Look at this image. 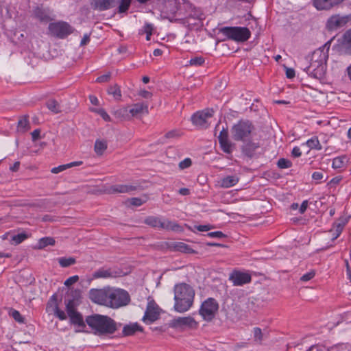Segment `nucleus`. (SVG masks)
<instances>
[{"label": "nucleus", "instance_id": "69168bd1", "mask_svg": "<svg viewBox=\"0 0 351 351\" xmlns=\"http://www.w3.org/2000/svg\"><path fill=\"white\" fill-rule=\"evenodd\" d=\"M179 193L182 195H188L190 193V191L187 188H182L179 190Z\"/></svg>", "mask_w": 351, "mask_h": 351}, {"label": "nucleus", "instance_id": "3c124183", "mask_svg": "<svg viewBox=\"0 0 351 351\" xmlns=\"http://www.w3.org/2000/svg\"><path fill=\"white\" fill-rule=\"evenodd\" d=\"M191 165V160L190 158H185L179 163V167L182 169L188 168Z\"/></svg>", "mask_w": 351, "mask_h": 351}, {"label": "nucleus", "instance_id": "09e8293b", "mask_svg": "<svg viewBox=\"0 0 351 351\" xmlns=\"http://www.w3.org/2000/svg\"><path fill=\"white\" fill-rule=\"evenodd\" d=\"M78 280H79L78 276H73L71 277H69V278H67L65 280L64 285L66 287H69V286L75 284V282H77Z\"/></svg>", "mask_w": 351, "mask_h": 351}, {"label": "nucleus", "instance_id": "a878e982", "mask_svg": "<svg viewBox=\"0 0 351 351\" xmlns=\"http://www.w3.org/2000/svg\"><path fill=\"white\" fill-rule=\"evenodd\" d=\"M239 176L237 174L225 176L220 180L219 186L222 188L234 186L239 182Z\"/></svg>", "mask_w": 351, "mask_h": 351}, {"label": "nucleus", "instance_id": "0e129e2a", "mask_svg": "<svg viewBox=\"0 0 351 351\" xmlns=\"http://www.w3.org/2000/svg\"><path fill=\"white\" fill-rule=\"evenodd\" d=\"M196 228L200 232H205L209 230L210 227L208 225H200L197 226Z\"/></svg>", "mask_w": 351, "mask_h": 351}, {"label": "nucleus", "instance_id": "4be33fe9", "mask_svg": "<svg viewBox=\"0 0 351 351\" xmlns=\"http://www.w3.org/2000/svg\"><path fill=\"white\" fill-rule=\"evenodd\" d=\"M344 0H313V5L317 10H328Z\"/></svg>", "mask_w": 351, "mask_h": 351}, {"label": "nucleus", "instance_id": "c85d7f7f", "mask_svg": "<svg viewBox=\"0 0 351 351\" xmlns=\"http://www.w3.org/2000/svg\"><path fill=\"white\" fill-rule=\"evenodd\" d=\"M82 164V161H76V162H72L68 164L62 165L58 167H56L51 169V172L52 173H58L60 172H62L69 168L75 167V166H80Z\"/></svg>", "mask_w": 351, "mask_h": 351}, {"label": "nucleus", "instance_id": "5701e85b", "mask_svg": "<svg viewBox=\"0 0 351 351\" xmlns=\"http://www.w3.org/2000/svg\"><path fill=\"white\" fill-rule=\"evenodd\" d=\"M119 0H94L93 6L95 9L103 11L114 7Z\"/></svg>", "mask_w": 351, "mask_h": 351}, {"label": "nucleus", "instance_id": "423d86ee", "mask_svg": "<svg viewBox=\"0 0 351 351\" xmlns=\"http://www.w3.org/2000/svg\"><path fill=\"white\" fill-rule=\"evenodd\" d=\"M221 32L228 38L237 42H245L251 36L249 29L244 27H225L221 29Z\"/></svg>", "mask_w": 351, "mask_h": 351}, {"label": "nucleus", "instance_id": "a18cd8bd", "mask_svg": "<svg viewBox=\"0 0 351 351\" xmlns=\"http://www.w3.org/2000/svg\"><path fill=\"white\" fill-rule=\"evenodd\" d=\"M95 112L100 115L102 119L106 121H110L111 119L108 114L102 108H99L95 110Z\"/></svg>", "mask_w": 351, "mask_h": 351}, {"label": "nucleus", "instance_id": "4468645a", "mask_svg": "<svg viewBox=\"0 0 351 351\" xmlns=\"http://www.w3.org/2000/svg\"><path fill=\"white\" fill-rule=\"evenodd\" d=\"M49 29L51 34L59 38H64L72 32L70 25L65 22L50 23Z\"/></svg>", "mask_w": 351, "mask_h": 351}, {"label": "nucleus", "instance_id": "603ef678", "mask_svg": "<svg viewBox=\"0 0 351 351\" xmlns=\"http://www.w3.org/2000/svg\"><path fill=\"white\" fill-rule=\"evenodd\" d=\"M138 94L139 96L145 99H149L152 97V93L145 90H140Z\"/></svg>", "mask_w": 351, "mask_h": 351}, {"label": "nucleus", "instance_id": "49530a36", "mask_svg": "<svg viewBox=\"0 0 351 351\" xmlns=\"http://www.w3.org/2000/svg\"><path fill=\"white\" fill-rule=\"evenodd\" d=\"M204 62V60L202 57H195L191 58L189 61L190 65L199 66L202 65Z\"/></svg>", "mask_w": 351, "mask_h": 351}, {"label": "nucleus", "instance_id": "6e6d98bb", "mask_svg": "<svg viewBox=\"0 0 351 351\" xmlns=\"http://www.w3.org/2000/svg\"><path fill=\"white\" fill-rule=\"evenodd\" d=\"M341 180L342 178L341 176H336L330 181L329 184L330 186H335L337 185L341 182Z\"/></svg>", "mask_w": 351, "mask_h": 351}, {"label": "nucleus", "instance_id": "f704fd0d", "mask_svg": "<svg viewBox=\"0 0 351 351\" xmlns=\"http://www.w3.org/2000/svg\"><path fill=\"white\" fill-rule=\"evenodd\" d=\"M47 107L49 110L54 113H58L60 112V106L58 101L53 99L49 100L47 102Z\"/></svg>", "mask_w": 351, "mask_h": 351}, {"label": "nucleus", "instance_id": "de8ad7c7", "mask_svg": "<svg viewBox=\"0 0 351 351\" xmlns=\"http://www.w3.org/2000/svg\"><path fill=\"white\" fill-rule=\"evenodd\" d=\"M143 28H144V32L147 34L146 39H147V40H149L150 36L152 34L153 26L152 24H146V25H145Z\"/></svg>", "mask_w": 351, "mask_h": 351}, {"label": "nucleus", "instance_id": "ddd939ff", "mask_svg": "<svg viewBox=\"0 0 351 351\" xmlns=\"http://www.w3.org/2000/svg\"><path fill=\"white\" fill-rule=\"evenodd\" d=\"M213 109H205L202 111L197 112L192 116V122L196 126L206 128L208 125L209 119L213 115Z\"/></svg>", "mask_w": 351, "mask_h": 351}, {"label": "nucleus", "instance_id": "864d4df0", "mask_svg": "<svg viewBox=\"0 0 351 351\" xmlns=\"http://www.w3.org/2000/svg\"><path fill=\"white\" fill-rule=\"evenodd\" d=\"M324 178V174L321 171H315L312 175V178L315 181H319Z\"/></svg>", "mask_w": 351, "mask_h": 351}, {"label": "nucleus", "instance_id": "4c0bfd02", "mask_svg": "<svg viewBox=\"0 0 351 351\" xmlns=\"http://www.w3.org/2000/svg\"><path fill=\"white\" fill-rule=\"evenodd\" d=\"M58 263L62 267H66L75 263V259L72 257L69 258H60L58 260Z\"/></svg>", "mask_w": 351, "mask_h": 351}, {"label": "nucleus", "instance_id": "c03bdc74", "mask_svg": "<svg viewBox=\"0 0 351 351\" xmlns=\"http://www.w3.org/2000/svg\"><path fill=\"white\" fill-rule=\"evenodd\" d=\"M182 135V132L178 130H173L168 132L165 134V137L167 138H176Z\"/></svg>", "mask_w": 351, "mask_h": 351}, {"label": "nucleus", "instance_id": "ea45409f", "mask_svg": "<svg viewBox=\"0 0 351 351\" xmlns=\"http://www.w3.org/2000/svg\"><path fill=\"white\" fill-rule=\"evenodd\" d=\"M277 165L280 169H287L292 166V162L288 159L282 158L278 160Z\"/></svg>", "mask_w": 351, "mask_h": 351}, {"label": "nucleus", "instance_id": "0eeeda50", "mask_svg": "<svg viewBox=\"0 0 351 351\" xmlns=\"http://www.w3.org/2000/svg\"><path fill=\"white\" fill-rule=\"evenodd\" d=\"M128 293L121 289H111L108 307L117 308L127 305L130 302Z\"/></svg>", "mask_w": 351, "mask_h": 351}, {"label": "nucleus", "instance_id": "72a5a7b5", "mask_svg": "<svg viewBox=\"0 0 351 351\" xmlns=\"http://www.w3.org/2000/svg\"><path fill=\"white\" fill-rule=\"evenodd\" d=\"M94 278H109V277H114L112 272L110 269H99L95 271L93 274Z\"/></svg>", "mask_w": 351, "mask_h": 351}, {"label": "nucleus", "instance_id": "13d9d810", "mask_svg": "<svg viewBox=\"0 0 351 351\" xmlns=\"http://www.w3.org/2000/svg\"><path fill=\"white\" fill-rule=\"evenodd\" d=\"M130 202L132 205L136 206H141L143 204V201L141 200V199L137 198V197L132 198L130 200Z\"/></svg>", "mask_w": 351, "mask_h": 351}, {"label": "nucleus", "instance_id": "e433bc0d", "mask_svg": "<svg viewBox=\"0 0 351 351\" xmlns=\"http://www.w3.org/2000/svg\"><path fill=\"white\" fill-rule=\"evenodd\" d=\"M9 315L18 323L23 324L25 322V318L19 313V311L15 309H11L9 312Z\"/></svg>", "mask_w": 351, "mask_h": 351}, {"label": "nucleus", "instance_id": "cd10ccee", "mask_svg": "<svg viewBox=\"0 0 351 351\" xmlns=\"http://www.w3.org/2000/svg\"><path fill=\"white\" fill-rule=\"evenodd\" d=\"M142 328L137 323L130 324L123 327V332L126 336L134 335L137 331H141Z\"/></svg>", "mask_w": 351, "mask_h": 351}, {"label": "nucleus", "instance_id": "79ce46f5", "mask_svg": "<svg viewBox=\"0 0 351 351\" xmlns=\"http://www.w3.org/2000/svg\"><path fill=\"white\" fill-rule=\"evenodd\" d=\"M29 121L26 117L21 118L18 122V128L19 130L25 131L28 129Z\"/></svg>", "mask_w": 351, "mask_h": 351}, {"label": "nucleus", "instance_id": "c9c22d12", "mask_svg": "<svg viewBox=\"0 0 351 351\" xmlns=\"http://www.w3.org/2000/svg\"><path fill=\"white\" fill-rule=\"evenodd\" d=\"M306 145L310 149H322V146L317 137H313L306 141Z\"/></svg>", "mask_w": 351, "mask_h": 351}, {"label": "nucleus", "instance_id": "39448f33", "mask_svg": "<svg viewBox=\"0 0 351 351\" xmlns=\"http://www.w3.org/2000/svg\"><path fill=\"white\" fill-rule=\"evenodd\" d=\"M145 223L153 228L181 232L182 228L176 221L156 216H149L145 219Z\"/></svg>", "mask_w": 351, "mask_h": 351}, {"label": "nucleus", "instance_id": "58836bf2", "mask_svg": "<svg viewBox=\"0 0 351 351\" xmlns=\"http://www.w3.org/2000/svg\"><path fill=\"white\" fill-rule=\"evenodd\" d=\"M254 339L256 342L261 343L263 340V334L260 328L256 327L253 330Z\"/></svg>", "mask_w": 351, "mask_h": 351}, {"label": "nucleus", "instance_id": "680f3d73", "mask_svg": "<svg viewBox=\"0 0 351 351\" xmlns=\"http://www.w3.org/2000/svg\"><path fill=\"white\" fill-rule=\"evenodd\" d=\"M40 130L38 129L34 130L32 132V137L33 141H36L40 138Z\"/></svg>", "mask_w": 351, "mask_h": 351}, {"label": "nucleus", "instance_id": "aec40b11", "mask_svg": "<svg viewBox=\"0 0 351 351\" xmlns=\"http://www.w3.org/2000/svg\"><path fill=\"white\" fill-rule=\"evenodd\" d=\"M348 218L341 217L334 224L333 227L330 230V233L331 234V240H335L339 237L344 226L348 223Z\"/></svg>", "mask_w": 351, "mask_h": 351}, {"label": "nucleus", "instance_id": "37998d69", "mask_svg": "<svg viewBox=\"0 0 351 351\" xmlns=\"http://www.w3.org/2000/svg\"><path fill=\"white\" fill-rule=\"evenodd\" d=\"M207 236L211 239H223L226 238V235L221 231L211 232L207 234Z\"/></svg>", "mask_w": 351, "mask_h": 351}, {"label": "nucleus", "instance_id": "1a4fd4ad", "mask_svg": "<svg viewBox=\"0 0 351 351\" xmlns=\"http://www.w3.org/2000/svg\"><path fill=\"white\" fill-rule=\"evenodd\" d=\"M199 324L191 316L178 317L169 322V327L176 330H184L186 329H196Z\"/></svg>", "mask_w": 351, "mask_h": 351}, {"label": "nucleus", "instance_id": "393cba45", "mask_svg": "<svg viewBox=\"0 0 351 351\" xmlns=\"http://www.w3.org/2000/svg\"><path fill=\"white\" fill-rule=\"evenodd\" d=\"M129 112L131 117H135L141 114H148V104L145 102L136 103L129 109Z\"/></svg>", "mask_w": 351, "mask_h": 351}, {"label": "nucleus", "instance_id": "6e6552de", "mask_svg": "<svg viewBox=\"0 0 351 351\" xmlns=\"http://www.w3.org/2000/svg\"><path fill=\"white\" fill-rule=\"evenodd\" d=\"M219 309V304L213 298H209L204 301L199 308V315L207 321H211L216 315Z\"/></svg>", "mask_w": 351, "mask_h": 351}, {"label": "nucleus", "instance_id": "20e7f679", "mask_svg": "<svg viewBox=\"0 0 351 351\" xmlns=\"http://www.w3.org/2000/svg\"><path fill=\"white\" fill-rule=\"evenodd\" d=\"M253 130L254 126L251 122L240 121L232 128V137L234 141H246L250 138Z\"/></svg>", "mask_w": 351, "mask_h": 351}, {"label": "nucleus", "instance_id": "412c9836", "mask_svg": "<svg viewBox=\"0 0 351 351\" xmlns=\"http://www.w3.org/2000/svg\"><path fill=\"white\" fill-rule=\"evenodd\" d=\"M348 19L346 16H332L327 21V27L330 29H336L345 25Z\"/></svg>", "mask_w": 351, "mask_h": 351}, {"label": "nucleus", "instance_id": "2eb2a0df", "mask_svg": "<svg viewBox=\"0 0 351 351\" xmlns=\"http://www.w3.org/2000/svg\"><path fill=\"white\" fill-rule=\"evenodd\" d=\"M335 48L341 55H351V28L344 33Z\"/></svg>", "mask_w": 351, "mask_h": 351}, {"label": "nucleus", "instance_id": "e2e57ef3", "mask_svg": "<svg viewBox=\"0 0 351 351\" xmlns=\"http://www.w3.org/2000/svg\"><path fill=\"white\" fill-rule=\"evenodd\" d=\"M307 207H308V201L305 200L302 203V204L300 207V209H299L300 213L301 214L304 213L306 211Z\"/></svg>", "mask_w": 351, "mask_h": 351}, {"label": "nucleus", "instance_id": "6ab92c4d", "mask_svg": "<svg viewBox=\"0 0 351 351\" xmlns=\"http://www.w3.org/2000/svg\"><path fill=\"white\" fill-rule=\"evenodd\" d=\"M3 240L12 241H23L30 238L29 234L25 232H8L2 236Z\"/></svg>", "mask_w": 351, "mask_h": 351}, {"label": "nucleus", "instance_id": "7c9ffc66", "mask_svg": "<svg viewBox=\"0 0 351 351\" xmlns=\"http://www.w3.org/2000/svg\"><path fill=\"white\" fill-rule=\"evenodd\" d=\"M113 114L117 118L128 119L130 114L129 112V109L128 107H122L117 110H114Z\"/></svg>", "mask_w": 351, "mask_h": 351}, {"label": "nucleus", "instance_id": "338daca9", "mask_svg": "<svg viewBox=\"0 0 351 351\" xmlns=\"http://www.w3.org/2000/svg\"><path fill=\"white\" fill-rule=\"evenodd\" d=\"M89 99H90V101L91 102V104H93L94 105H97L99 104V100L95 96L90 95L89 97Z\"/></svg>", "mask_w": 351, "mask_h": 351}, {"label": "nucleus", "instance_id": "a211bd4d", "mask_svg": "<svg viewBox=\"0 0 351 351\" xmlns=\"http://www.w3.org/2000/svg\"><path fill=\"white\" fill-rule=\"evenodd\" d=\"M218 139L222 150L227 154L231 153L233 144L228 139V133L226 130L223 129L220 132Z\"/></svg>", "mask_w": 351, "mask_h": 351}, {"label": "nucleus", "instance_id": "5fc2aeb1", "mask_svg": "<svg viewBox=\"0 0 351 351\" xmlns=\"http://www.w3.org/2000/svg\"><path fill=\"white\" fill-rule=\"evenodd\" d=\"M110 73H107V74H105V75H103L101 76H99L97 78V82H106L107 81H108V80L110 79Z\"/></svg>", "mask_w": 351, "mask_h": 351}, {"label": "nucleus", "instance_id": "bf43d9fd", "mask_svg": "<svg viewBox=\"0 0 351 351\" xmlns=\"http://www.w3.org/2000/svg\"><path fill=\"white\" fill-rule=\"evenodd\" d=\"M291 154L294 157H300L302 154V152L298 147H295L292 149Z\"/></svg>", "mask_w": 351, "mask_h": 351}, {"label": "nucleus", "instance_id": "774afa93", "mask_svg": "<svg viewBox=\"0 0 351 351\" xmlns=\"http://www.w3.org/2000/svg\"><path fill=\"white\" fill-rule=\"evenodd\" d=\"M19 166H20V162H16L12 167H10V169L12 171H18Z\"/></svg>", "mask_w": 351, "mask_h": 351}, {"label": "nucleus", "instance_id": "bb28decb", "mask_svg": "<svg viewBox=\"0 0 351 351\" xmlns=\"http://www.w3.org/2000/svg\"><path fill=\"white\" fill-rule=\"evenodd\" d=\"M136 187L132 185L128 184H117L112 186L109 189V193H129L130 191H134Z\"/></svg>", "mask_w": 351, "mask_h": 351}, {"label": "nucleus", "instance_id": "b1692460", "mask_svg": "<svg viewBox=\"0 0 351 351\" xmlns=\"http://www.w3.org/2000/svg\"><path fill=\"white\" fill-rule=\"evenodd\" d=\"M167 247L173 251H178L184 253H194L195 250L186 243H166Z\"/></svg>", "mask_w": 351, "mask_h": 351}, {"label": "nucleus", "instance_id": "7ed1b4c3", "mask_svg": "<svg viewBox=\"0 0 351 351\" xmlns=\"http://www.w3.org/2000/svg\"><path fill=\"white\" fill-rule=\"evenodd\" d=\"M86 322L97 335L112 334L117 329L115 322L105 315L95 314L88 316Z\"/></svg>", "mask_w": 351, "mask_h": 351}, {"label": "nucleus", "instance_id": "9b49d317", "mask_svg": "<svg viewBox=\"0 0 351 351\" xmlns=\"http://www.w3.org/2000/svg\"><path fill=\"white\" fill-rule=\"evenodd\" d=\"M228 280L233 286L241 287L250 283L252 280V276L247 271L234 269L229 274Z\"/></svg>", "mask_w": 351, "mask_h": 351}, {"label": "nucleus", "instance_id": "2f4dec72", "mask_svg": "<svg viewBox=\"0 0 351 351\" xmlns=\"http://www.w3.org/2000/svg\"><path fill=\"white\" fill-rule=\"evenodd\" d=\"M108 93L112 95L116 100H119L121 97L120 88L117 84L110 86L108 89Z\"/></svg>", "mask_w": 351, "mask_h": 351}, {"label": "nucleus", "instance_id": "4d7b16f0", "mask_svg": "<svg viewBox=\"0 0 351 351\" xmlns=\"http://www.w3.org/2000/svg\"><path fill=\"white\" fill-rule=\"evenodd\" d=\"M90 41V35L88 34H85L80 42L81 46H84L87 45Z\"/></svg>", "mask_w": 351, "mask_h": 351}, {"label": "nucleus", "instance_id": "8fccbe9b", "mask_svg": "<svg viewBox=\"0 0 351 351\" xmlns=\"http://www.w3.org/2000/svg\"><path fill=\"white\" fill-rule=\"evenodd\" d=\"M315 276V272L313 271H309L304 275H302L300 278L301 281L307 282L311 280Z\"/></svg>", "mask_w": 351, "mask_h": 351}, {"label": "nucleus", "instance_id": "052dcab7", "mask_svg": "<svg viewBox=\"0 0 351 351\" xmlns=\"http://www.w3.org/2000/svg\"><path fill=\"white\" fill-rule=\"evenodd\" d=\"M286 69V75L288 78H293L295 76V71L291 68H285Z\"/></svg>", "mask_w": 351, "mask_h": 351}, {"label": "nucleus", "instance_id": "a19ab883", "mask_svg": "<svg viewBox=\"0 0 351 351\" xmlns=\"http://www.w3.org/2000/svg\"><path fill=\"white\" fill-rule=\"evenodd\" d=\"M132 0H121V3L119 6V12H126L131 3Z\"/></svg>", "mask_w": 351, "mask_h": 351}, {"label": "nucleus", "instance_id": "f3484780", "mask_svg": "<svg viewBox=\"0 0 351 351\" xmlns=\"http://www.w3.org/2000/svg\"><path fill=\"white\" fill-rule=\"evenodd\" d=\"M47 311L51 313H53L60 320H65L67 318L64 311L59 308L56 295H53L48 302Z\"/></svg>", "mask_w": 351, "mask_h": 351}, {"label": "nucleus", "instance_id": "c756f323", "mask_svg": "<svg viewBox=\"0 0 351 351\" xmlns=\"http://www.w3.org/2000/svg\"><path fill=\"white\" fill-rule=\"evenodd\" d=\"M348 159L346 156L336 157L332 160V167L334 169H341L346 166Z\"/></svg>", "mask_w": 351, "mask_h": 351}, {"label": "nucleus", "instance_id": "f03ea898", "mask_svg": "<svg viewBox=\"0 0 351 351\" xmlns=\"http://www.w3.org/2000/svg\"><path fill=\"white\" fill-rule=\"evenodd\" d=\"M195 297L193 289L186 283H180L174 287V309L178 313L189 311L193 304Z\"/></svg>", "mask_w": 351, "mask_h": 351}, {"label": "nucleus", "instance_id": "473e14b6", "mask_svg": "<svg viewBox=\"0 0 351 351\" xmlns=\"http://www.w3.org/2000/svg\"><path fill=\"white\" fill-rule=\"evenodd\" d=\"M107 148V143L105 141L97 140L95 143V151L98 155H101Z\"/></svg>", "mask_w": 351, "mask_h": 351}, {"label": "nucleus", "instance_id": "f257e3e1", "mask_svg": "<svg viewBox=\"0 0 351 351\" xmlns=\"http://www.w3.org/2000/svg\"><path fill=\"white\" fill-rule=\"evenodd\" d=\"M330 47V41H328L313 52L312 62L305 69L306 72L313 77L321 79L324 76Z\"/></svg>", "mask_w": 351, "mask_h": 351}, {"label": "nucleus", "instance_id": "9d476101", "mask_svg": "<svg viewBox=\"0 0 351 351\" xmlns=\"http://www.w3.org/2000/svg\"><path fill=\"white\" fill-rule=\"evenodd\" d=\"M110 288L90 289L89 291V298L94 303L108 307L109 299L110 298Z\"/></svg>", "mask_w": 351, "mask_h": 351}, {"label": "nucleus", "instance_id": "dca6fc26", "mask_svg": "<svg viewBox=\"0 0 351 351\" xmlns=\"http://www.w3.org/2000/svg\"><path fill=\"white\" fill-rule=\"evenodd\" d=\"M159 315L158 305L154 302H149L143 317V321L147 324H150L158 319Z\"/></svg>", "mask_w": 351, "mask_h": 351}, {"label": "nucleus", "instance_id": "f8f14e48", "mask_svg": "<svg viewBox=\"0 0 351 351\" xmlns=\"http://www.w3.org/2000/svg\"><path fill=\"white\" fill-rule=\"evenodd\" d=\"M66 310L72 324L83 326L84 325L82 315L77 311L75 302L73 300H69L66 302Z\"/></svg>", "mask_w": 351, "mask_h": 351}]
</instances>
